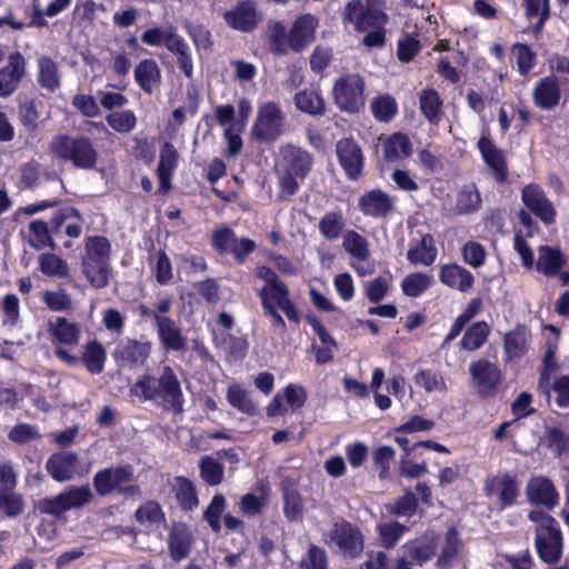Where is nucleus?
Returning <instances> with one entry per match:
<instances>
[{
  "label": "nucleus",
  "mask_w": 569,
  "mask_h": 569,
  "mask_svg": "<svg viewBox=\"0 0 569 569\" xmlns=\"http://www.w3.org/2000/svg\"><path fill=\"white\" fill-rule=\"evenodd\" d=\"M432 282L433 279L431 276L421 272H412L401 280L400 286L405 296L418 298L432 284Z\"/></svg>",
  "instance_id": "54"
},
{
  "label": "nucleus",
  "mask_w": 569,
  "mask_h": 569,
  "mask_svg": "<svg viewBox=\"0 0 569 569\" xmlns=\"http://www.w3.org/2000/svg\"><path fill=\"white\" fill-rule=\"evenodd\" d=\"M227 508V499L222 493H216L209 505L203 510V520L207 521L210 529L219 533L221 530V516Z\"/></svg>",
  "instance_id": "56"
},
{
  "label": "nucleus",
  "mask_w": 569,
  "mask_h": 569,
  "mask_svg": "<svg viewBox=\"0 0 569 569\" xmlns=\"http://www.w3.org/2000/svg\"><path fill=\"white\" fill-rule=\"evenodd\" d=\"M343 18L359 32L385 27L388 22V16L378 0H350L345 7Z\"/></svg>",
  "instance_id": "9"
},
{
  "label": "nucleus",
  "mask_w": 569,
  "mask_h": 569,
  "mask_svg": "<svg viewBox=\"0 0 569 569\" xmlns=\"http://www.w3.org/2000/svg\"><path fill=\"white\" fill-rule=\"evenodd\" d=\"M50 151L57 159L69 161L79 169H92L98 160V152L84 137L59 134L52 139Z\"/></svg>",
  "instance_id": "5"
},
{
  "label": "nucleus",
  "mask_w": 569,
  "mask_h": 569,
  "mask_svg": "<svg viewBox=\"0 0 569 569\" xmlns=\"http://www.w3.org/2000/svg\"><path fill=\"white\" fill-rule=\"evenodd\" d=\"M26 74V60L20 52L9 56L8 63L0 68V97L11 96Z\"/></svg>",
  "instance_id": "23"
},
{
  "label": "nucleus",
  "mask_w": 569,
  "mask_h": 569,
  "mask_svg": "<svg viewBox=\"0 0 569 569\" xmlns=\"http://www.w3.org/2000/svg\"><path fill=\"white\" fill-rule=\"evenodd\" d=\"M330 539L345 557L355 559L363 551L361 530L347 520L335 523L330 531Z\"/></svg>",
  "instance_id": "15"
},
{
  "label": "nucleus",
  "mask_w": 569,
  "mask_h": 569,
  "mask_svg": "<svg viewBox=\"0 0 569 569\" xmlns=\"http://www.w3.org/2000/svg\"><path fill=\"white\" fill-rule=\"evenodd\" d=\"M438 547L439 537L432 532L408 540L402 548L406 557L421 567L436 556Z\"/></svg>",
  "instance_id": "24"
},
{
  "label": "nucleus",
  "mask_w": 569,
  "mask_h": 569,
  "mask_svg": "<svg viewBox=\"0 0 569 569\" xmlns=\"http://www.w3.org/2000/svg\"><path fill=\"white\" fill-rule=\"evenodd\" d=\"M482 307L483 301L480 297L472 298L468 302L466 309L455 319L449 332L445 337L442 346L455 340L462 332L469 321L481 312Z\"/></svg>",
  "instance_id": "42"
},
{
  "label": "nucleus",
  "mask_w": 569,
  "mask_h": 569,
  "mask_svg": "<svg viewBox=\"0 0 569 569\" xmlns=\"http://www.w3.org/2000/svg\"><path fill=\"white\" fill-rule=\"evenodd\" d=\"M109 252L110 251H86L82 258L83 273L91 286L101 289L109 282Z\"/></svg>",
  "instance_id": "21"
},
{
  "label": "nucleus",
  "mask_w": 569,
  "mask_h": 569,
  "mask_svg": "<svg viewBox=\"0 0 569 569\" xmlns=\"http://www.w3.org/2000/svg\"><path fill=\"white\" fill-rule=\"evenodd\" d=\"M562 97L560 82L556 76L540 78L533 86L531 98L533 104L545 111L556 109Z\"/></svg>",
  "instance_id": "19"
},
{
  "label": "nucleus",
  "mask_w": 569,
  "mask_h": 569,
  "mask_svg": "<svg viewBox=\"0 0 569 569\" xmlns=\"http://www.w3.org/2000/svg\"><path fill=\"white\" fill-rule=\"evenodd\" d=\"M478 148L483 160L493 171L497 180L503 181L507 178V167L502 152L497 149L492 141L487 137H481L479 139Z\"/></svg>",
  "instance_id": "38"
},
{
  "label": "nucleus",
  "mask_w": 569,
  "mask_h": 569,
  "mask_svg": "<svg viewBox=\"0 0 569 569\" xmlns=\"http://www.w3.org/2000/svg\"><path fill=\"white\" fill-rule=\"evenodd\" d=\"M167 49L174 56L183 76L188 79H192L193 58L188 42L180 34H177Z\"/></svg>",
  "instance_id": "44"
},
{
  "label": "nucleus",
  "mask_w": 569,
  "mask_h": 569,
  "mask_svg": "<svg viewBox=\"0 0 569 569\" xmlns=\"http://www.w3.org/2000/svg\"><path fill=\"white\" fill-rule=\"evenodd\" d=\"M41 272L50 278H64L68 276V264L52 252H44L39 258Z\"/></svg>",
  "instance_id": "62"
},
{
  "label": "nucleus",
  "mask_w": 569,
  "mask_h": 569,
  "mask_svg": "<svg viewBox=\"0 0 569 569\" xmlns=\"http://www.w3.org/2000/svg\"><path fill=\"white\" fill-rule=\"evenodd\" d=\"M134 520L141 526H159L166 521L161 505L153 499L146 500L134 511Z\"/></svg>",
  "instance_id": "46"
},
{
  "label": "nucleus",
  "mask_w": 569,
  "mask_h": 569,
  "mask_svg": "<svg viewBox=\"0 0 569 569\" xmlns=\"http://www.w3.org/2000/svg\"><path fill=\"white\" fill-rule=\"evenodd\" d=\"M172 492L179 508L184 512H192L200 505L197 487L188 477L176 476L173 478Z\"/></svg>",
  "instance_id": "31"
},
{
  "label": "nucleus",
  "mask_w": 569,
  "mask_h": 569,
  "mask_svg": "<svg viewBox=\"0 0 569 569\" xmlns=\"http://www.w3.org/2000/svg\"><path fill=\"white\" fill-rule=\"evenodd\" d=\"M193 543L192 533L184 522H173L168 535V549L170 557L180 561L187 558Z\"/></svg>",
  "instance_id": "28"
},
{
  "label": "nucleus",
  "mask_w": 569,
  "mask_h": 569,
  "mask_svg": "<svg viewBox=\"0 0 569 569\" xmlns=\"http://www.w3.org/2000/svg\"><path fill=\"white\" fill-rule=\"evenodd\" d=\"M312 167L311 154L293 144L280 147L278 162V197L288 200L299 190Z\"/></svg>",
  "instance_id": "2"
},
{
  "label": "nucleus",
  "mask_w": 569,
  "mask_h": 569,
  "mask_svg": "<svg viewBox=\"0 0 569 569\" xmlns=\"http://www.w3.org/2000/svg\"><path fill=\"white\" fill-rule=\"evenodd\" d=\"M38 83L49 92L56 91L60 87V71L58 63L46 56L38 58Z\"/></svg>",
  "instance_id": "41"
},
{
  "label": "nucleus",
  "mask_w": 569,
  "mask_h": 569,
  "mask_svg": "<svg viewBox=\"0 0 569 569\" xmlns=\"http://www.w3.org/2000/svg\"><path fill=\"white\" fill-rule=\"evenodd\" d=\"M133 76L139 88L148 94L159 89L162 73L156 60L147 58L141 60L133 70Z\"/></svg>",
  "instance_id": "30"
},
{
  "label": "nucleus",
  "mask_w": 569,
  "mask_h": 569,
  "mask_svg": "<svg viewBox=\"0 0 569 569\" xmlns=\"http://www.w3.org/2000/svg\"><path fill=\"white\" fill-rule=\"evenodd\" d=\"M63 223H66L64 232L68 237L78 238L80 236L81 218L73 208H61L54 213L52 224L56 228H60Z\"/></svg>",
  "instance_id": "52"
},
{
  "label": "nucleus",
  "mask_w": 569,
  "mask_h": 569,
  "mask_svg": "<svg viewBox=\"0 0 569 569\" xmlns=\"http://www.w3.org/2000/svg\"><path fill=\"white\" fill-rule=\"evenodd\" d=\"M212 244L217 249H252L254 247V243L249 239L236 238L233 231L226 226L213 232Z\"/></svg>",
  "instance_id": "50"
},
{
  "label": "nucleus",
  "mask_w": 569,
  "mask_h": 569,
  "mask_svg": "<svg viewBox=\"0 0 569 569\" xmlns=\"http://www.w3.org/2000/svg\"><path fill=\"white\" fill-rule=\"evenodd\" d=\"M283 501V516L290 522L301 520L303 517V499L296 486L289 481L281 482Z\"/></svg>",
  "instance_id": "36"
},
{
  "label": "nucleus",
  "mask_w": 569,
  "mask_h": 569,
  "mask_svg": "<svg viewBox=\"0 0 569 569\" xmlns=\"http://www.w3.org/2000/svg\"><path fill=\"white\" fill-rule=\"evenodd\" d=\"M178 154L174 147L164 143L160 151L158 164L159 191L168 192L171 189V177L177 167Z\"/></svg>",
  "instance_id": "37"
},
{
  "label": "nucleus",
  "mask_w": 569,
  "mask_h": 569,
  "mask_svg": "<svg viewBox=\"0 0 569 569\" xmlns=\"http://www.w3.org/2000/svg\"><path fill=\"white\" fill-rule=\"evenodd\" d=\"M267 41L270 50L276 54H284L291 50V37L281 22H271L267 27Z\"/></svg>",
  "instance_id": "45"
},
{
  "label": "nucleus",
  "mask_w": 569,
  "mask_h": 569,
  "mask_svg": "<svg viewBox=\"0 0 569 569\" xmlns=\"http://www.w3.org/2000/svg\"><path fill=\"white\" fill-rule=\"evenodd\" d=\"M287 119L281 106L274 101L258 104L250 139L259 143H272L286 131Z\"/></svg>",
  "instance_id": "4"
},
{
  "label": "nucleus",
  "mask_w": 569,
  "mask_h": 569,
  "mask_svg": "<svg viewBox=\"0 0 569 569\" xmlns=\"http://www.w3.org/2000/svg\"><path fill=\"white\" fill-rule=\"evenodd\" d=\"M358 204L363 214L373 218L387 217L395 207L390 196L380 189H373L362 194Z\"/></svg>",
  "instance_id": "27"
},
{
  "label": "nucleus",
  "mask_w": 569,
  "mask_h": 569,
  "mask_svg": "<svg viewBox=\"0 0 569 569\" xmlns=\"http://www.w3.org/2000/svg\"><path fill=\"white\" fill-rule=\"evenodd\" d=\"M199 475L204 485L216 487L224 480V466L212 456H203L198 462Z\"/></svg>",
  "instance_id": "47"
},
{
  "label": "nucleus",
  "mask_w": 569,
  "mask_h": 569,
  "mask_svg": "<svg viewBox=\"0 0 569 569\" xmlns=\"http://www.w3.org/2000/svg\"><path fill=\"white\" fill-rule=\"evenodd\" d=\"M559 369L556 357V347L548 346L542 357V368L539 370V379L537 389L540 393L550 398L549 382L551 381V373Z\"/></svg>",
  "instance_id": "48"
},
{
  "label": "nucleus",
  "mask_w": 569,
  "mask_h": 569,
  "mask_svg": "<svg viewBox=\"0 0 569 569\" xmlns=\"http://www.w3.org/2000/svg\"><path fill=\"white\" fill-rule=\"evenodd\" d=\"M226 24L240 32H251L261 22L262 14L253 0H242L222 14Z\"/></svg>",
  "instance_id": "16"
},
{
  "label": "nucleus",
  "mask_w": 569,
  "mask_h": 569,
  "mask_svg": "<svg viewBox=\"0 0 569 569\" xmlns=\"http://www.w3.org/2000/svg\"><path fill=\"white\" fill-rule=\"evenodd\" d=\"M531 338L530 329L523 323L503 336V360L506 363L519 361L528 351V342Z\"/></svg>",
  "instance_id": "25"
},
{
  "label": "nucleus",
  "mask_w": 569,
  "mask_h": 569,
  "mask_svg": "<svg viewBox=\"0 0 569 569\" xmlns=\"http://www.w3.org/2000/svg\"><path fill=\"white\" fill-rule=\"evenodd\" d=\"M396 451L390 446H379L372 452V463L378 469V478L381 481L390 478L391 463L395 460Z\"/></svg>",
  "instance_id": "61"
},
{
  "label": "nucleus",
  "mask_w": 569,
  "mask_h": 569,
  "mask_svg": "<svg viewBox=\"0 0 569 569\" xmlns=\"http://www.w3.org/2000/svg\"><path fill=\"white\" fill-rule=\"evenodd\" d=\"M130 395L142 401L160 403L163 410L181 415L184 410V396L181 382L170 366H163L159 376L141 375L130 387Z\"/></svg>",
  "instance_id": "1"
},
{
  "label": "nucleus",
  "mask_w": 569,
  "mask_h": 569,
  "mask_svg": "<svg viewBox=\"0 0 569 569\" xmlns=\"http://www.w3.org/2000/svg\"><path fill=\"white\" fill-rule=\"evenodd\" d=\"M490 332V326L486 321L473 322L466 329L460 340V348L466 351L480 349L487 342Z\"/></svg>",
  "instance_id": "43"
},
{
  "label": "nucleus",
  "mask_w": 569,
  "mask_h": 569,
  "mask_svg": "<svg viewBox=\"0 0 569 569\" xmlns=\"http://www.w3.org/2000/svg\"><path fill=\"white\" fill-rule=\"evenodd\" d=\"M420 110L431 122L438 123L441 117L442 101L439 93L433 89H425L419 97Z\"/></svg>",
  "instance_id": "53"
},
{
  "label": "nucleus",
  "mask_w": 569,
  "mask_h": 569,
  "mask_svg": "<svg viewBox=\"0 0 569 569\" xmlns=\"http://www.w3.org/2000/svg\"><path fill=\"white\" fill-rule=\"evenodd\" d=\"M543 443L556 458H560L569 452V433L560 427H547Z\"/></svg>",
  "instance_id": "49"
},
{
  "label": "nucleus",
  "mask_w": 569,
  "mask_h": 569,
  "mask_svg": "<svg viewBox=\"0 0 569 569\" xmlns=\"http://www.w3.org/2000/svg\"><path fill=\"white\" fill-rule=\"evenodd\" d=\"M380 141L382 142L383 158L390 162L410 157L413 150L409 137L402 132H395L385 139L380 138Z\"/></svg>",
  "instance_id": "34"
},
{
  "label": "nucleus",
  "mask_w": 569,
  "mask_h": 569,
  "mask_svg": "<svg viewBox=\"0 0 569 569\" xmlns=\"http://www.w3.org/2000/svg\"><path fill=\"white\" fill-rule=\"evenodd\" d=\"M213 342L217 347L223 349L229 362L241 361L246 357L249 347L246 338L232 333L216 336Z\"/></svg>",
  "instance_id": "40"
},
{
  "label": "nucleus",
  "mask_w": 569,
  "mask_h": 569,
  "mask_svg": "<svg viewBox=\"0 0 569 569\" xmlns=\"http://www.w3.org/2000/svg\"><path fill=\"white\" fill-rule=\"evenodd\" d=\"M227 400L231 407L248 416H256L258 408L247 390L239 385H231L227 390Z\"/></svg>",
  "instance_id": "51"
},
{
  "label": "nucleus",
  "mask_w": 569,
  "mask_h": 569,
  "mask_svg": "<svg viewBox=\"0 0 569 569\" xmlns=\"http://www.w3.org/2000/svg\"><path fill=\"white\" fill-rule=\"evenodd\" d=\"M482 490L487 498H497L500 510L515 506L520 496V485L517 476L510 472H499L487 477Z\"/></svg>",
  "instance_id": "10"
},
{
  "label": "nucleus",
  "mask_w": 569,
  "mask_h": 569,
  "mask_svg": "<svg viewBox=\"0 0 569 569\" xmlns=\"http://www.w3.org/2000/svg\"><path fill=\"white\" fill-rule=\"evenodd\" d=\"M44 468L57 482H68L74 477H81L88 472V469L81 468L79 455L70 450H61L50 455Z\"/></svg>",
  "instance_id": "13"
},
{
  "label": "nucleus",
  "mask_w": 569,
  "mask_h": 569,
  "mask_svg": "<svg viewBox=\"0 0 569 569\" xmlns=\"http://www.w3.org/2000/svg\"><path fill=\"white\" fill-rule=\"evenodd\" d=\"M365 83L358 74H346L336 80L333 98L339 109L357 112L365 104Z\"/></svg>",
  "instance_id": "11"
},
{
  "label": "nucleus",
  "mask_w": 569,
  "mask_h": 569,
  "mask_svg": "<svg viewBox=\"0 0 569 569\" xmlns=\"http://www.w3.org/2000/svg\"><path fill=\"white\" fill-rule=\"evenodd\" d=\"M48 333L53 343L74 346L80 339V329L74 322H70L64 317H58L54 321H49Z\"/></svg>",
  "instance_id": "35"
},
{
  "label": "nucleus",
  "mask_w": 569,
  "mask_h": 569,
  "mask_svg": "<svg viewBox=\"0 0 569 569\" xmlns=\"http://www.w3.org/2000/svg\"><path fill=\"white\" fill-rule=\"evenodd\" d=\"M94 500V492L88 483L70 486L54 497L40 499L36 509L43 515L61 518L69 510H79Z\"/></svg>",
  "instance_id": "6"
},
{
  "label": "nucleus",
  "mask_w": 569,
  "mask_h": 569,
  "mask_svg": "<svg viewBox=\"0 0 569 569\" xmlns=\"http://www.w3.org/2000/svg\"><path fill=\"white\" fill-rule=\"evenodd\" d=\"M370 109L378 121L388 122L396 116L398 104L390 94H380L372 99Z\"/></svg>",
  "instance_id": "60"
},
{
  "label": "nucleus",
  "mask_w": 569,
  "mask_h": 569,
  "mask_svg": "<svg viewBox=\"0 0 569 569\" xmlns=\"http://www.w3.org/2000/svg\"><path fill=\"white\" fill-rule=\"evenodd\" d=\"M528 502L532 506H540L547 510H553L560 501V495L553 481L542 475L532 476L526 486Z\"/></svg>",
  "instance_id": "17"
},
{
  "label": "nucleus",
  "mask_w": 569,
  "mask_h": 569,
  "mask_svg": "<svg viewBox=\"0 0 569 569\" xmlns=\"http://www.w3.org/2000/svg\"><path fill=\"white\" fill-rule=\"evenodd\" d=\"M134 470L131 465H117L99 469L92 477L94 495L109 497L122 496L124 499L142 497L140 485L133 483Z\"/></svg>",
  "instance_id": "3"
},
{
  "label": "nucleus",
  "mask_w": 569,
  "mask_h": 569,
  "mask_svg": "<svg viewBox=\"0 0 569 569\" xmlns=\"http://www.w3.org/2000/svg\"><path fill=\"white\" fill-rule=\"evenodd\" d=\"M459 553L458 531L450 528L446 533V545L442 547L436 561L438 568H448L452 565Z\"/></svg>",
  "instance_id": "63"
},
{
  "label": "nucleus",
  "mask_w": 569,
  "mask_h": 569,
  "mask_svg": "<svg viewBox=\"0 0 569 569\" xmlns=\"http://www.w3.org/2000/svg\"><path fill=\"white\" fill-rule=\"evenodd\" d=\"M106 121L119 133H129L137 126V117L132 110L112 111L107 114Z\"/></svg>",
  "instance_id": "64"
},
{
  "label": "nucleus",
  "mask_w": 569,
  "mask_h": 569,
  "mask_svg": "<svg viewBox=\"0 0 569 569\" xmlns=\"http://www.w3.org/2000/svg\"><path fill=\"white\" fill-rule=\"evenodd\" d=\"M469 375L481 398L496 396L502 382L500 368L487 358L472 361L469 367Z\"/></svg>",
  "instance_id": "12"
},
{
  "label": "nucleus",
  "mask_w": 569,
  "mask_h": 569,
  "mask_svg": "<svg viewBox=\"0 0 569 569\" xmlns=\"http://www.w3.org/2000/svg\"><path fill=\"white\" fill-rule=\"evenodd\" d=\"M522 203L542 222L550 224L556 219V210L540 186L530 183L521 192Z\"/></svg>",
  "instance_id": "20"
},
{
  "label": "nucleus",
  "mask_w": 569,
  "mask_h": 569,
  "mask_svg": "<svg viewBox=\"0 0 569 569\" xmlns=\"http://www.w3.org/2000/svg\"><path fill=\"white\" fill-rule=\"evenodd\" d=\"M80 360L89 373L100 375L107 361L106 349L98 340H90L84 345Z\"/></svg>",
  "instance_id": "39"
},
{
  "label": "nucleus",
  "mask_w": 569,
  "mask_h": 569,
  "mask_svg": "<svg viewBox=\"0 0 569 569\" xmlns=\"http://www.w3.org/2000/svg\"><path fill=\"white\" fill-rule=\"evenodd\" d=\"M257 276L266 281V284L259 291L260 300L276 299L278 307L284 312L288 320L299 325L301 318L296 305L290 299L287 284L270 267H259Z\"/></svg>",
  "instance_id": "8"
},
{
  "label": "nucleus",
  "mask_w": 569,
  "mask_h": 569,
  "mask_svg": "<svg viewBox=\"0 0 569 569\" xmlns=\"http://www.w3.org/2000/svg\"><path fill=\"white\" fill-rule=\"evenodd\" d=\"M297 110L302 113L317 117L326 111V101L319 88L310 87L298 91L293 97Z\"/></svg>",
  "instance_id": "33"
},
{
  "label": "nucleus",
  "mask_w": 569,
  "mask_h": 569,
  "mask_svg": "<svg viewBox=\"0 0 569 569\" xmlns=\"http://www.w3.org/2000/svg\"><path fill=\"white\" fill-rule=\"evenodd\" d=\"M535 549L541 562L557 565L563 556V533L560 525L535 531Z\"/></svg>",
  "instance_id": "14"
},
{
  "label": "nucleus",
  "mask_w": 569,
  "mask_h": 569,
  "mask_svg": "<svg viewBox=\"0 0 569 569\" xmlns=\"http://www.w3.org/2000/svg\"><path fill=\"white\" fill-rule=\"evenodd\" d=\"M151 353V342L132 338L121 340L112 352L118 367L137 368L143 366Z\"/></svg>",
  "instance_id": "18"
},
{
  "label": "nucleus",
  "mask_w": 569,
  "mask_h": 569,
  "mask_svg": "<svg viewBox=\"0 0 569 569\" xmlns=\"http://www.w3.org/2000/svg\"><path fill=\"white\" fill-rule=\"evenodd\" d=\"M376 530L381 546L386 549H392L400 541L408 528L398 521H390L379 523Z\"/></svg>",
  "instance_id": "55"
},
{
  "label": "nucleus",
  "mask_w": 569,
  "mask_h": 569,
  "mask_svg": "<svg viewBox=\"0 0 569 569\" xmlns=\"http://www.w3.org/2000/svg\"><path fill=\"white\" fill-rule=\"evenodd\" d=\"M566 262L567 259L562 251H541L536 268L547 277H555L561 271Z\"/></svg>",
  "instance_id": "57"
},
{
  "label": "nucleus",
  "mask_w": 569,
  "mask_h": 569,
  "mask_svg": "<svg viewBox=\"0 0 569 569\" xmlns=\"http://www.w3.org/2000/svg\"><path fill=\"white\" fill-rule=\"evenodd\" d=\"M439 279L445 286L461 292L470 290L475 282L472 273L457 263L441 266Z\"/></svg>",
  "instance_id": "32"
},
{
  "label": "nucleus",
  "mask_w": 569,
  "mask_h": 569,
  "mask_svg": "<svg viewBox=\"0 0 569 569\" xmlns=\"http://www.w3.org/2000/svg\"><path fill=\"white\" fill-rule=\"evenodd\" d=\"M319 20L311 13L298 16L289 30L291 37V50L300 51L316 39Z\"/></svg>",
  "instance_id": "26"
},
{
  "label": "nucleus",
  "mask_w": 569,
  "mask_h": 569,
  "mask_svg": "<svg viewBox=\"0 0 569 569\" xmlns=\"http://www.w3.org/2000/svg\"><path fill=\"white\" fill-rule=\"evenodd\" d=\"M337 153L349 178L357 179L363 167V156L360 147L350 139H342L337 143Z\"/></svg>",
  "instance_id": "29"
},
{
  "label": "nucleus",
  "mask_w": 569,
  "mask_h": 569,
  "mask_svg": "<svg viewBox=\"0 0 569 569\" xmlns=\"http://www.w3.org/2000/svg\"><path fill=\"white\" fill-rule=\"evenodd\" d=\"M177 29L173 26L162 28L159 26L146 29L141 34V41L150 47L168 46L177 36Z\"/></svg>",
  "instance_id": "59"
},
{
  "label": "nucleus",
  "mask_w": 569,
  "mask_h": 569,
  "mask_svg": "<svg viewBox=\"0 0 569 569\" xmlns=\"http://www.w3.org/2000/svg\"><path fill=\"white\" fill-rule=\"evenodd\" d=\"M393 433L395 441L403 451V455L399 460V473L403 478L418 479L428 473L427 459H421V461H415L411 459L410 455L416 448H427L441 453H450V450L446 446L437 441L420 440L412 442L408 437V432H398L393 430Z\"/></svg>",
  "instance_id": "7"
},
{
  "label": "nucleus",
  "mask_w": 569,
  "mask_h": 569,
  "mask_svg": "<svg viewBox=\"0 0 569 569\" xmlns=\"http://www.w3.org/2000/svg\"><path fill=\"white\" fill-rule=\"evenodd\" d=\"M415 383L422 388L427 393L435 391H446V381L438 370L432 369H420L413 376Z\"/></svg>",
  "instance_id": "58"
},
{
  "label": "nucleus",
  "mask_w": 569,
  "mask_h": 569,
  "mask_svg": "<svg viewBox=\"0 0 569 569\" xmlns=\"http://www.w3.org/2000/svg\"><path fill=\"white\" fill-rule=\"evenodd\" d=\"M153 320L159 341L166 351H182L187 348V338L173 319L154 313Z\"/></svg>",
  "instance_id": "22"
}]
</instances>
